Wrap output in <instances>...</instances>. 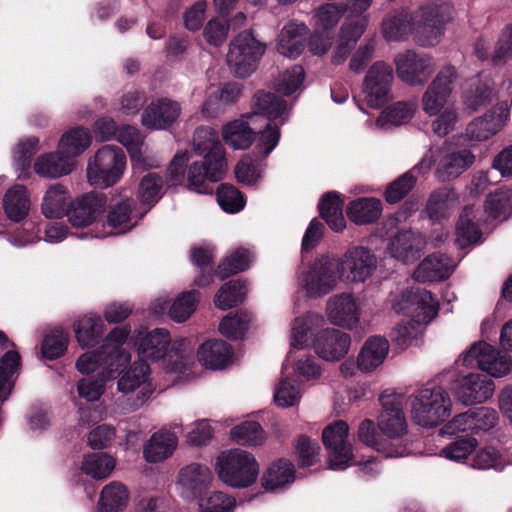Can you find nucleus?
Returning <instances> with one entry per match:
<instances>
[{
	"label": "nucleus",
	"instance_id": "f257e3e1",
	"mask_svg": "<svg viewBox=\"0 0 512 512\" xmlns=\"http://www.w3.org/2000/svg\"><path fill=\"white\" fill-rule=\"evenodd\" d=\"M287 115L288 108L284 100L269 92H258L254 97V111L224 124L221 129L222 139L234 150L247 149L253 142L256 121L262 116L269 123L259 133L256 148L265 158L274 150L280 138L278 126L271 121L280 119L284 123Z\"/></svg>",
	"mask_w": 512,
	"mask_h": 512
},
{
	"label": "nucleus",
	"instance_id": "f03ea898",
	"mask_svg": "<svg viewBox=\"0 0 512 512\" xmlns=\"http://www.w3.org/2000/svg\"><path fill=\"white\" fill-rule=\"evenodd\" d=\"M139 362H160L165 374L173 381H183L192 375L195 365L194 343L189 338L171 342L170 333L163 328L140 331L134 337Z\"/></svg>",
	"mask_w": 512,
	"mask_h": 512
},
{
	"label": "nucleus",
	"instance_id": "7ed1b4c3",
	"mask_svg": "<svg viewBox=\"0 0 512 512\" xmlns=\"http://www.w3.org/2000/svg\"><path fill=\"white\" fill-rule=\"evenodd\" d=\"M450 18L451 7L448 4L426 5L411 15L402 11L388 16L382 23V34L388 41L403 40L413 34L420 45L434 46Z\"/></svg>",
	"mask_w": 512,
	"mask_h": 512
},
{
	"label": "nucleus",
	"instance_id": "20e7f679",
	"mask_svg": "<svg viewBox=\"0 0 512 512\" xmlns=\"http://www.w3.org/2000/svg\"><path fill=\"white\" fill-rule=\"evenodd\" d=\"M194 151L203 158L194 161L187 171L188 188L197 193H209L208 183L224 178L227 171L225 151L219 141L218 133L211 127H199L193 136Z\"/></svg>",
	"mask_w": 512,
	"mask_h": 512
},
{
	"label": "nucleus",
	"instance_id": "39448f33",
	"mask_svg": "<svg viewBox=\"0 0 512 512\" xmlns=\"http://www.w3.org/2000/svg\"><path fill=\"white\" fill-rule=\"evenodd\" d=\"M218 478L228 487L245 489L256 483L260 465L255 455L241 448L221 452L215 460Z\"/></svg>",
	"mask_w": 512,
	"mask_h": 512
},
{
	"label": "nucleus",
	"instance_id": "423d86ee",
	"mask_svg": "<svg viewBox=\"0 0 512 512\" xmlns=\"http://www.w3.org/2000/svg\"><path fill=\"white\" fill-rule=\"evenodd\" d=\"M340 278L334 257L322 255L302 264L296 273V287L308 299H320L334 291Z\"/></svg>",
	"mask_w": 512,
	"mask_h": 512
},
{
	"label": "nucleus",
	"instance_id": "0eeeda50",
	"mask_svg": "<svg viewBox=\"0 0 512 512\" xmlns=\"http://www.w3.org/2000/svg\"><path fill=\"white\" fill-rule=\"evenodd\" d=\"M122 368L118 374L117 391L121 398L116 404L123 412H131L142 407L155 391L151 369L147 363L134 362L128 369Z\"/></svg>",
	"mask_w": 512,
	"mask_h": 512
},
{
	"label": "nucleus",
	"instance_id": "6e6552de",
	"mask_svg": "<svg viewBox=\"0 0 512 512\" xmlns=\"http://www.w3.org/2000/svg\"><path fill=\"white\" fill-rule=\"evenodd\" d=\"M451 399L440 386L422 388L409 397L410 418L422 428H434L451 413Z\"/></svg>",
	"mask_w": 512,
	"mask_h": 512
},
{
	"label": "nucleus",
	"instance_id": "1a4fd4ad",
	"mask_svg": "<svg viewBox=\"0 0 512 512\" xmlns=\"http://www.w3.org/2000/svg\"><path fill=\"white\" fill-rule=\"evenodd\" d=\"M380 401L382 411L377 418V427L382 434V440L399 452L395 455H387V458L406 456L409 454V449L404 437L408 433V423L403 411L402 397L393 393H384Z\"/></svg>",
	"mask_w": 512,
	"mask_h": 512
},
{
	"label": "nucleus",
	"instance_id": "9d476101",
	"mask_svg": "<svg viewBox=\"0 0 512 512\" xmlns=\"http://www.w3.org/2000/svg\"><path fill=\"white\" fill-rule=\"evenodd\" d=\"M126 155L116 145H103L88 159L86 177L90 185L107 188L118 183L126 169Z\"/></svg>",
	"mask_w": 512,
	"mask_h": 512
},
{
	"label": "nucleus",
	"instance_id": "9b49d317",
	"mask_svg": "<svg viewBox=\"0 0 512 512\" xmlns=\"http://www.w3.org/2000/svg\"><path fill=\"white\" fill-rule=\"evenodd\" d=\"M266 51V44L252 29L238 33L229 43L227 64L230 71L239 78L251 76Z\"/></svg>",
	"mask_w": 512,
	"mask_h": 512
},
{
	"label": "nucleus",
	"instance_id": "f8f14e48",
	"mask_svg": "<svg viewBox=\"0 0 512 512\" xmlns=\"http://www.w3.org/2000/svg\"><path fill=\"white\" fill-rule=\"evenodd\" d=\"M506 99L498 101L484 114L474 117L465 128V137L472 142L488 141L501 132L510 120L512 107V80L503 81Z\"/></svg>",
	"mask_w": 512,
	"mask_h": 512
},
{
	"label": "nucleus",
	"instance_id": "ddd939ff",
	"mask_svg": "<svg viewBox=\"0 0 512 512\" xmlns=\"http://www.w3.org/2000/svg\"><path fill=\"white\" fill-rule=\"evenodd\" d=\"M335 260L340 281L347 284L365 283L378 267V258L374 251L360 244L349 246Z\"/></svg>",
	"mask_w": 512,
	"mask_h": 512
},
{
	"label": "nucleus",
	"instance_id": "4468645a",
	"mask_svg": "<svg viewBox=\"0 0 512 512\" xmlns=\"http://www.w3.org/2000/svg\"><path fill=\"white\" fill-rule=\"evenodd\" d=\"M457 363L466 368H478L494 378L506 376L512 367L509 355L485 341L473 343L459 355Z\"/></svg>",
	"mask_w": 512,
	"mask_h": 512
},
{
	"label": "nucleus",
	"instance_id": "2eb2a0df",
	"mask_svg": "<svg viewBox=\"0 0 512 512\" xmlns=\"http://www.w3.org/2000/svg\"><path fill=\"white\" fill-rule=\"evenodd\" d=\"M349 426L338 420L322 431L323 445L327 451V466L331 470L341 471L356 464L352 445L348 439Z\"/></svg>",
	"mask_w": 512,
	"mask_h": 512
},
{
	"label": "nucleus",
	"instance_id": "dca6fc26",
	"mask_svg": "<svg viewBox=\"0 0 512 512\" xmlns=\"http://www.w3.org/2000/svg\"><path fill=\"white\" fill-rule=\"evenodd\" d=\"M392 309L398 314L410 316L418 325H426L435 319L439 312V302L425 289H410L392 300Z\"/></svg>",
	"mask_w": 512,
	"mask_h": 512
},
{
	"label": "nucleus",
	"instance_id": "f3484780",
	"mask_svg": "<svg viewBox=\"0 0 512 512\" xmlns=\"http://www.w3.org/2000/svg\"><path fill=\"white\" fill-rule=\"evenodd\" d=\"M393 70L385 62H375L367 71L363 81L362 94L371 108H381L392 98L391 85Z\"/></svg>",
	"mask_w": 512,
	"mask_h": 512
},
{
	"label": "nucleus",
	"instance_id": "a211bd4d",
	"mask_svg": "<svg viewBox=\"0 0 512 512\" xmlns=\"http://www.w3.org/2000/svg\"><path fill=\"white\" fill-rule=\"evenodd\" d=\"M456 78V70L452 66H445L439 70L421 98L422 110L426 115L432 117L453 104L450 102V97Z\"/></svg>",
	"mask_w": 512,
	"mask_h": 512
},
{
	"label": "nucleus",
	"instance_id": "6ab92c4d",
	"mask_svg": "<svg viewBox=\"0 0 512 512\" xmlns=\"http://www.w3.org/2000/svg\"><path fill=\"white\" fill-rule=\"evenodd\" d=\"M494 383L480 373L458 376L450 385V391L463 405L483 403L492 397Z\"/></svg>",
	"mask_w": 512,
	"mask_h": 512
},
{
	"label": "nucleus",
	"instance_id": "aec40b11",
	"mask_svg": "<svg viewBox=\"0 0 512 512\" xmlns=\"http://www.w3.org/2000/svg\"><path fill=\"white\" fill-rule=\"evenodd\" d=\"M325 315L330 324L353 330L360 322V303L352 293L334 294L326 301Z\"/></svg>",
	"mask_w": 512,
	"mask_h": 512
},
{
	"label": "nucleus",
	"instance_id": "412c9836",
	"mask_svg": "<svg viewBox=\"0 0 512 512\" xmlns=\"http://www.w3.org/2000/svg\"><path fill=\"white\" fill-rule=\"evenodd\" d=\"M394 63L399 79L409 86L423 85L434 69L433 61L429 56L420 55L411 50L396 55Z\"/></svg>",
	"mask_w": 512,
	"mask_h": 512
},
{
	"label": "nucleus",
	"instance_id": "4be33fe9",
	"mask_svg": "<svg viewBox=\"0 0 512 512\" xmlns=\"http://www.w3.org/2000/svg\"><path fill=\"white\" fill-rule=\"evenodd\" d=\"M311 344L319 358L326 362H338L348 354L351 337L341 330L325 328L315 334Z\"/></svg>",
	"mask_w": 512,
	"mask_h": 512
},
{
	"label": "nucleus",
	"instance_id": "5701e85b",
	"mask_svg": "<svg viewBox=\"0 0 512 512\" xmlns=\"http://www.w3.org/2000/svg\"><path fill=\"white\" fill-rule=\"evenodd\" d=\"M506 90L503 87L496 89V83L487 76H477L469 81L467 88L462 93V106L465 112L469 114L486 107L492 101L493 97H504Z\"/></svg>",
	"mask_w": 512,
	"mask_h": 512
},
{
	"label": "nucleus",
	"instance_id": "b1692460",
	"mask_svg": "<svg viewBox=\"0 0 512 512\" xmlns=\"http://www.w3.org/2000/svg\"><path fill=\"white\" fill-rule=\"evenodd\" d=\"M131 362L130 353L116 350L108 353L101 347L98 350L88 351L80 355L76 361V369L83 375L97 372L101 373L107 364L112 363L116 369V375L122 368H126Z\"/></svg>",
	"mask_w": 512,
	"mask_h": 512
},
{
	"label": "nucleus",
	"instance_id": "393cba45",
	"mask_svg": "<svg viewBox=\"0 0 512 512\" xmlns=\"http://www.w3.org/2000/svg\"><path fill=\"white\" fill-rule=\"evenodd\" d=\"M117 140L126 147L133 170L144 171L159 166L160 161L148 155V148L144 145L143 136L137 128L122 127L117 134Z\"/></svg>",
	"mask_w": 512,
	"mask_h": 512
},
{
	"label": "nucleus",
	"instance_id": "a878e982",
	"mask_svg": "<svg viewBox=\"0 0 512 512\" xmlns=\"http://www.w3.org/2000/svg\"><path fill=\"white\" fill-rule=\"evenodd\" d=\"M181 110V105L177 101L158 98L144 109L141 123L148 129L165 130L177 121Z\"/></svg>",
	"mask_w": 512,
	"mask_h": 512
},
{
	"label": "nucleus",
	"instance_id": "bb28decb",
	"mask_svg": "<svg viewBox=\"0 0 512 512\" xmlns=\"http://www.w3.org/2000/svg\"><path fill=\"white\" fill-rule=\"evenodd\" d=\"M212 480L213 474L208 466L190 463L180 469L176 488L183 498L190 499L206 489Z\"/></svg>",
	"mask_w": 512,
	"mask_h": 512
},
{
	"label": "nucleus",
	"instance_id": "cd10ccee",
	"mask_svg": "<svg viewBox=\"0 0 512 512\" xmlns=\"http://www.w3.org/2000/svg\"><path fill=\"white\" fill-rule=\"evenodd\" d=\"M296 479L294 464L285 458L272 461L261 476V487L265 492L280 494L288 490Z\"/></svg>",
	"mask_w": 512,
	"mask_h": 512
},
{
	"label": "nucleus",
	"instance_id": "c85d7f7f",
	"mask_svg": "<svg viewBox=\"0 0 512 512\" xmlns=\"http://www.w3.org/2000/svg\"><path fill=\"white\" fill-rule=\"evenodd\" d=\"M440 159L436 169L437 178L442 181H449L466 171L475 160L474 154L469 149L451 151L445 143L439 149Z\"/></svg>",
	"mask_w": 512,
	"mask_h": 512
},
{
	"label": "nucleus",
	"instance_id": "c756f323",
	"mask_svg": "<svg viewBox=\"0 0 512 512\" xmlns=\"http://www.w3.org/2000/svg\"><path fill=\"white\" fill-rule=\"evenodd\" d=\"M425 245L426 241L419 233L401 231L390 239L387 253L404 264L413 263L421 256Z\"/></svg>",
	"mask_w": 512,
	"mask_h": 512
},
{
	"label": "nucleus",
	"instance_id": "7c9ffc66",
	"mask_svg": "<svg viewBox=\"0 0 512 512\" xmlns=\"http://www.w3.org/2000/svg\"><path fill=\"white\" fill-rule=\"evenodd\" d=\"M105 200L102 195L89 193L71 200L67 211L72 226L83 228L91 225L102 212Z\"/></svg>",
	"mask_w": 512,
	"mask_h": 512
},
{
	"label": "nucleus",
	"instance_id": "2f4dec72",
	"mask_svg": "<svg viewBox=\"0 0 512 512\" xmlns=\"http://www.w3.org/2000/svg\"><path fill=\"white\" fill-rule=\"evenodd\" d=\"M325 325L323 315L316 312H307L294 318L290 324L289 345L293 351L308 348L311 337L315 331Z\"/></svg>",
	"mask_w": 512,
	"mask_h": 512
},
{
	"label": "nucleus",
	"instance_id": "473e14b6",
	"mask_svg": "<svg viewBox=\"0 0 512 512\" xmlns=\"http://www.w3.org/2000/svg\"><path fill=\"white\" fill-rule=\"evenodd\" d=\"M483 220L481 211L474 205H466L462 209L455 230V243L459 248L480 243L482 232L479 225Z\"/></svg>",
	"mask_w": 512,
	"mask_h": 512
},
{
	"label": "nucleus",
	"instance_id": "72a5a7b5",
	"mask_svg": "<svg viewBox=\"0 0 512 512\" xmlns=\"http://www.w3.org/2000/svg\"><path fill=\"white\" fill-rule=\"evenodd\" d=\"M389 351L390 344L385 337H368L357 355V368L362 373H372L385 362Z\"/></svg>",
	"mask_w": 512,
	"mask_h": 512
},
{
	"label": "nucleus",
	"instance_id": "f704fd0d",
	"mask_svg": "<svg viewBox=\"0 0 512 512\" xmlns=\"http://www.w3.org/2000/svg\"><path fill=\"white\" fill-rule=\"evenodd\" d=\"M76 167V161L63 155L59 149L56 152L39 155L33 163L34 172L46 179H57L69 175Z\"/></svg>",
	"mask_w": 512,
	"mask_h": 512
},
{
	"label": "nucleus",
	"instance_id": "c9c22d12",
	"mask_svg": "<svg viewBox=\"0 0 512 512\" xmlns=\"http://www.w3.org/2000/svg\"><path fill=\"white\" fill-rule=\"evenodd\" d=\"M199 363L210 370H222L233 362L232 347L221 339H211L202 343L197 350Z\"/></svg>",
	"mask_w": 512,
	"mask_h": 512
},
{
	"label": "nucleus",
	"instance_id": "e433bc0d",
	"mask_svg": "<svg viewBox=\"0 0 512 512\" xmlns=\"http://www.w3.org/2000/svg\"><path fill=\"white\" fill-rule=\"evenodd\" d=\"M456 264L445 254L433 253L425 257L413 272L417 282H433L448 278Z\"/></svg>",
	"mask_w": 512,
	"mask_h": 512
},
{
	"label": "nucleus",
	"instance_id": "4c0bfd02",
	"mask_svg": "<svg viewBox=\"0 0 512 512\" xmlns=\"http://www.w3.org/2000/svg\"><path fill=\"white\" fill-rule=\"evenodd\" d=\"M2 207L10 221L20 223L26 220L32 207L29 189L23 184H14L4 193Z\"/></svg>",
	"mask_w": 512,
	"mask_h": 512
},
{
	"label": "nucleus",
	"instance_id": "58836bf2",
	"mask_svg": "<svg viewBox=\"0 0 512 512\" xmlns=\"http://www.w3.org/2000/svg\"><path fill=\"white\" fill-rule=\"evenodd\" d=\"M308 28L304 23L290 21L281 29L277 38V51L290 59L300 56L305 47Z\"/></svg>",
	"mask_w": 512,
	"mask_h": 512
},
{
	"label": "nucleus",
	"instance_id": "ea45409f",
	"mask_svg": "<svg viewBox=\"0 0 512 512\" xmlns=\"http://www.w3.org/2000/svg\"><path fill=\"white\" fill-rule=\"evenodd\" d=\"M177 446L178 436L176 432L163 427L153 433L144 445L143 456L147 462H161L172 456Z\"/></svg>",
	"mask_w": 512,
	"mask_h": 512
},
{
	"label": "nucleus",
	"instance_id": "a19ab883",
	"mask_svg": "<svg viewBox=\"0 0 512 512\" xmlns=\"http://www.w3.org/2000/svg\"><path fill=\"white\" fill-rule=\"evenodd\" d=\"M435 162V151L430 149L414 169L404 173L387 187L385 192L386 201L389 203L400 201L413 188L416 182L414 172L416 170L428 171Z\"/></svg>",
	"mask_w": 512,
	"mask_h": 512
},
{
	"label": "nucleus",
	"instance_id": "79ce46f5",
	"mask_svg": "<svg viewBox=\"0 0 512 512\" xmlns=\"http://www.w3.org/2000/svg\"><path fill=\"white\" fill-rule=\"evenodd\" d=\"M105 331V324L99 314L89 312L81 315L74 323L77 342L82 348L96 346Z\"/></svg>",
	"mask_w": 512,
	"mask_h": 512
},
{
	"label": "nucleus",
	"instance_id": "37998d69",
	"mask_svg": "<svg viewBox=\"0 0 512 512\" xmlns=\"http://www.w3.org/2000/svg\"><path fill=\"white\" fill-rule=\"evenodd\" d=\"M133 200L126 198L114 205L107 217L108 229L94 236L97 238L123 234L130 231L135 225L136 220L132 217Z\"/></svg>",
	"mask_w": 512,
	"mask_h": 512
},
{
	"label": "nucleus",
	"instance_id": "c03bdc74",
	"mask_svg": "<svg viewBox=\"0 0 512 512\" xmlns=\"http://www.w3.org/2000/svg\"><path fill=\"white\" fill-rule=\"evenodd\" d=\"M71 200V195L64 185L51 184L42 197V214L49 219L61 218L67 214Z\"/></svg>",
	"mask_w": 512,
	"mask_h": 512
},
{
	"label": "nucleus",
	"instance_id": "a18cd8bd",
	"mask_svg": "<svg viewBox=\"0 0 512 512\" xmlns=\"http://www.w3.org/2000/svg\"><path fill=\"white\" fill-rule=\"evenodd\" d=\"M113 364H107L101 373L96 377H84L77 382V392L79 397L88 401L96 402L100 400L106 392V384L117 378L116 369Z\"/></svg>",
	"mask_w": 512,
	"mask_h": 512
},
{
	"label": "nucleus",
	"instance_id": "49530a36",
	"mask_svg": "<svg viewBox=\"0 0 512 512\" xmlns=\"http://www.w3.org/2000/svg\"><path fill=\"white\" fill-rule=\"evenodd\" d=\"M457 204V196L454 190L442 187L428 198L425 214L433 222H441L447 219Z\"/></svg>",
	"mask_w": 512,
	"mask_h": 512
},
{
	"label": "nucleus",
	"instance_id": "de8ad7c7",
	"mask_svg": "<svg viewBox=\"0 0 512 512\" xmlns=\"http://www.w3.org/2000/svg\"><path fill=\"white\" fill-rule=\"evenodd\" d=\"M286 362L292 365L295 377L302 383L314 384L320 380L323 369L321 364L311 354L296 355V351L290 349L286 356Z\"/></svg>",
	"mask_w": 512,
	"mask_h": 512
},
{
	"label": "nucleus",
	"instance_id": "09e8293b",
	"mask_svg": "<svg viewBox=\"0 0 512 512\" xmlns=\"http://www.w3.org/2000/svg\"><path fill=\"white\" fill-rule=\"evenodd\" d=\"M468 464L474 469L501 471L507 465H512V452L499 450L493 446L483 447L474 451Z\"/></svg>",
	"mask_w": 512,
	"mask_h": 512
},
{
	"label": "nucleus",
	"instance_id": "8fccbe9b",
	"mask_svg": "<svg viewBox=\"0 0 512 512\" xmlns=\"http://www.w3.org/2000/svg\"><path fill=\"white\" fill-rule=\"evenodd\" d=\"M417 110L416 101H399L384 109L376 120V126L389 130L408 123Z\"/></svg>",
	"mask_w": 512,
	"mask_h": 512
},
{
	"label": "nucleus",
	"instance_id": "3c124183",
	"mask_svg": "<svg viewBox=\"0 0 512 512\" xmlns=\"http://www.w3.org/2000/svg\"><path fill=\"white\" fill-rule=\"evenodd\" d=\"M40 140L36 136L21 138L15 145L12 158L13 167L18 179H28L30 177L32 156L39 150Z\"/></svg>",
	"mask_w": 512,
	"mask_h": 512
},
{
	"label": "nucleus",
	"instance_id": "603ef678",
	"mask_svg": "<svg viewBox=\"0 0 512 512\" xmlns=\"http://www.w3.org/2000/svg\"><path fill=\"white\" fill-rule=\"evenodd\" d=\"M347 217L357 225L375 222L382 214V203L374 197L351 201L346 208Z\"/></svg>",
	"mask_w": 512,
	"mask_h": 512
},
{
	"label": "nucleus",
	"instance_id": "864d4df0",
	"mask_svg": "<svg viewBox=\"0 0 512 512\" xmlns=\"http://www.w3.org/2000/svg\"><path fill=\"white\" fill-rule=\"evenodd\" d=\"M130 501L127 487L117 481L105 485L98 502L99 512H123Z\"/></svg>",
	"mask_w": 512,
	"mask_h": 512
},
{
	"label": "nucleus",
	"instance_id": "5fc2aeb1",
	"mask_svg": "<svg viewBox=\"0 0 512 512\" xmlns=\"http://www.w3.org/2000/svg\"><path fill=\"white\" fill-rule=\"evenodd\" d=\"M92 143L90 131L84 127H75L66 131L58 142V149L66 157L75 160L83 154Z\"/></svg>",
	"mask_w": 512,
	"mask_h": 512
},
{
	"label": "nucleus",
	"instance_id": "6e6d98bb",
	"mask_svg": "<svg viewBox=\"0 0 512 512\" xmlns=\"http://www.w3.org/2000/svg\"><path fill=\"white\" fill-rule=\"evenodd\" d=\"M21 365L18 352L7 351L0 358V403L5 402L12 393Z\"/></svg>",
	"mask_w": 512,
	"mask_h": 512
},
{
	"label": "nucleus",
	"instance_id": "4d7b16f0",
	"mask_svg": "<svg viewBox=\"0 0 512 512\" xmlns=\"http://www.w3.org/2000/svg\"><path fill=\"white\" fill-rule=\"evenodd\" d=\"M254 325L253 315L246 310L228 314L219 323V332L226 338L243 339Z\"/></svg>",
	"mask_w": 512,
	"mask_h": 512
},
{
	"label": "nucleus",
	"instance_id": "13d9d810",
	"mask_svg": "<svg viewBox=\"0 0 512 512\" xmlns=\"http://www.w3.org/2000/svg\"><path fill=\"white\" fill-rule=\"evenodd\" d=\"M319 211L328 226L335 232H342L346 221L342 213V201L336 192H328L320 200Z\"/></svg>",
	"mask_w": 512,
	"mask_h": 512
},
{
	"label": "nucleus",
	"instance_id": "bf43d9fd",
	"mask_svg": "<svg viewBox=\"0 0 512 512\" xmlns=\"http://www.w3.org/2000/svg\"><path fill=\"white\" fill-rule=\"evenodd\" d=\"M367 27V19L362 18L357 24L344 23L341 28L339 44L333 55V63L340 64L345 61L350 50Z\"/></svg>",
	"mask_w": 512,
	"mask_h": 512
},
{
	"label": "nucleus",
	"instance_id": "052dcab7",
	"mask_svg": "<svg viewBox=\"0 0 512 512\" xmlns=\"http://www.w3.org/2000/svg\"><path fill=\"white\" fill-rule=\"evenodd\" d=\"M230 439L238 445L255 447L265 443L267 436L261 425L256 421H244L229 432Z\"/></svg>",
	"mask_w": 512,
	"mask_h": 512
},
{
	"label": "nucleus",
	"instance_id": "680f3d73",
	"mask_svg": "<svg viewBox=\"0 0 512 512\" xmlns=\"http://www.w3.org/2000/svg\"><path fill=\"white\" fill-rule=\"evenodd\" d=\"M116 466V460L106 453H91L84 457L81 470L96 480L110 476Z\"/></svg>",
	"mask_w": 512,
	"mask_h": 512
},
{
	"label": "nucleus",
	"instance_id": "e2e57ef3",
	"mask_svg": "<svg viewBox=\"0 0 512 512\" xmlns=\"http://www.w3.org/2000/svg\"><path fill=\"white\" fill-rule=\"evenodd\" d=\"M246 282L235 280L223 284L216 292L214 304L220 310L230 309L243 302L247 294Z\"/></svg>",
	"mask_w": 512,
	"mask_h": 512
},
{
	"label": "nucleus",
	"instance_id": "0e129e2a",
	"mask_svg": "<svg viewBox=\"0 0 512 512\" xmlns=\"http://www.w3.org/2000/svg\"><path fill=\"white\" fill-rule=\"evenodd\" d=\"M199 293L196 290L180 293L168 307L170 319L176 323L188 320L197 308Z\"/></svg>",
	"mask_w": 512,
	"mask_h": 512
},
{
	"label": "nucleus",
	"instance_id": "69168bd1",
	"mask_svg": "<svg viewBox=\"0 0 512 512\" xmlns=\"http://www.w3.org/2000/svg\"><path fill=\"white\" fill-rule=\"evenodd\" d=\"M303 392L298 384L289 376L281 377L274 387L273 400L280 408H290L299 405Z\"/></svg>",
	"mask_w": 512,
	"mask_h": 512
},
{
	"label": "nucleus",
	"instance_id": "338daca9",
	"mask_svg": "<svg viewBox=\"0 0 512 512\" xmlns=\"http://www.w3.org/2000/svg\"><path fill=\"white\" fill-rule=\"evenodd\" d=\"M487 219H505L512 211V191L499 189L490 194L484 205Z\"/></svg>",
	"mask_w": 512,
	"mask_h": 512
},
{
	"label": "nucleus",
	"instance_id": "774afa93",
	"mask_svg": "<svg viewBox=\"0 0 512 512\" xmlns=\"http://www.w3.org/2000/svg\"><path fill=\"white\" fill-rule=\"evenodd\" d=\"M236 506V499L222 491L207 493L198 501L200 512H234Z\"/></svg>",
	"mask_w": 512,
	"mask_h": 512
}]
</instances>
